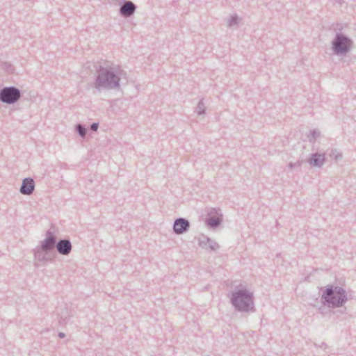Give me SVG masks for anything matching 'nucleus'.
<instances>
[{"instance_id":"nucleus-1","label":"nucleus","mask_w":356,"mask_h":356,"mask_svg":"<svg viewBox=\"0 0 356 356\" xmlns=\"http://www.w3.org/2000/svg\"><path fill=\"white\" fill-rule=\"evenodd\" d=\"M123 70L119 67L99 65L96 70L92 86L98 92L119 90Z\"/></svg>"},{"instance_id":"nucleus-2","label":"nucleus","mask_w":356,"mask_h":356,"mask_svg":"<svg viewBox=\"0 0 356 356\" xmlns=\"http://www.w3.org/2000/svg\"><path fill=\"white\" fill-rule=\"evenodd\" d=\"M230 302L234 309L239 312H254V297L253 292L240 285L235 288L230 296Z\"/></svg>"},{"instance_id":"nucleus-3","label":"nucleus","mask_w":356,"mask_h":356,"mask_svg":"<svg viewBox=\"0 0 356 356\" xmlns=\"http://www.w3.org/2000/svg\"><path fill=\"white\" fill-rule=\"evenodd\" d=\"M347 301L348 295L346 290L334 284H328L323 291L321 296V303L329 309L341 307Z\"/></svg>"},{"instance_id":"nucleus-4","label":"nucleus","mask_w":356,"mask_h":356,"mask_svg":"<svg viewBox=\"0 0 356 356\" xmlns=\"http://www.w3.org/2000/svg\"><path fill=\"white\" fill-rule=\"evenodd\" d=\"M56 241L44 238L40 242L34 250V258L40 262H49L53 261L55 257L54 248L56 245Z\"/></svg>"},{"instance_id":"nucleus-5","label":"nucleus","mask_w":356,"mask_h":356,"mask_svg":"<svg viewBox=\"0 0 356 356\" xmlns=\"http://www.w3.org/2000/svg\"><path fill=\"white\" fill-rule=\"evenodd\" d=\"M352 45V40L342 33H337L332 41V49L334 54L337 56L347 54Z\"/></svg>"},{"instance_id":"nucleus-6","label":"nucleus","mask_w":356,"mask_h":356,"mask_svg":"<svg viewBox=\"0 0 356 356\" xmlns=\"http://www.w3.org/2000/svg\"><path fill=\"white\" fill-rule=\"evenodd\" d=\"M22 97L21 91L15 86H5L0 89V102L7 104H14Z\"/></svg>"},{"instance_id":"nucleus-7","label":"nucleus","mask_w":356,"mask_h":356,"mask_svg":"<svg viewBox=\"0 0 356 356\" xmlns=\"http://www.w3.org/2000/svg\"><path fill=\"white\" fill-rule=\"evenodd\" d=\"M173 232L177 235H181L186 233L190 229V222L184 218H178L175 220L173 226Z\"/></svg>"},{"instance_id":"nucleus-8","label":"nucleus","mask_w":356,"mask_h":356,"mask_svg":"<svg viewBox=\"0 0 356 356\" xmlns=\"http://www.w3.org/2000/svg\"><path fill=\"white\" fill-rule=\"evenodd\" d=\"M222 221V214L218 213L216 209H212L206 218V224L212 229H216L220 225Z\"/></svg>"},{"instance_id":"nucleus-9","label":"nucleus","mask_w":356,"mask_h":356,"mask_svg":"<svg viewBox=\"0 0 356 356\" xmlns=\"http://www.w3.org/2000/svg\"><path fill=\"white\" fill-rule=\"evenodd\" d=\"M326 161L325 154L324 153L316 152L311 154L307 162L311 167L316 168H322Z\"/></svg>"},{"instance_id":"nucleus-10","label":"nucleus","mask_w":356,"mask_h":356,"mask_svg":"<svg viewBox=\"0 0 356 356\" xmlns=\"http://www.w3.org/2000/svg\"><path fill=\"white\" fill-rule=\"evenodd\" d=\"M56 248L60 254L67 256L72 252V245L70 239L61 238L56 241Z\"/></svg>"},{"instance_id":"nucleus-11","label":"nucleus","mask_w":356,"mask_h":356,"mask_svg":"<svg viewBox=\"0 0 356 356\" xmlns=\"http://www.w3.org/2000/svg\"><path fill=\"white\" fill-rule=\"evenodd\" d=\"M35 190V181L31 177H26L22 180L19 192L24 195H32Z\"/></svg>"},{"instance_id":"nucleus-12","label":"nucleus","mask_w":356,"mask_h":356,"mask_svg":"<svg viewBox=\"0 0 356 356\" xmlns=\"http://www.w3.org/2000/svg\"><path fill=\"white\" fill-rule=\"evenodd\" d=\"M199 245L204 249H209L213 251L217 250L220 248L217 242L204 234L199 238Z\"/></svg>"},{"instance_id":"nucleus-13","label":"nucleus","mask_w":356,"mask_h":356,"mask_svg":"<svg viewBox=\"0 0 356 356\" xmlns=\"http://www.w3.org/2000/svg\"><path fill=\"white\" fill-rule=\"evenodd\" d=\"M123 1L124 3L120 6L119 13L124 17H129L135 13L137 7L131 1Z\"/></svg>"},{"instance_id":"nucleus-14","label":"nucleus","mask_w":356,"mask_h":356,"mask_svg":"<svg viewBox=\"0 0 356 356\" xmlns=\"http://www.w3.org/2000/svg\"><path fill=\"white\" fill-rule=\"evenodd\" d=\"M75 131L82 138H86L88 129L86 126L81 123H78L75 125Z\"/></svg>"},{"instance_id":"nucleus-15","label":"nucleus","mask_w":356,"mask_h":356,"mask_svg":"<svg viewBox=\"0 0 356 356\" xmlns=\"http://www.w3.org/2000/svg\"><path fill=\"white\" fill-rule=\"evenodd\" d=\"M195 112L199 115H204L206 113V106L204 105L203 99H200L198 102L195 108Z\"/></svg>"},{"instance_id":"nucleus-16","label":"nucleus","mask_w":356,"mask_h":356,"mask_svg":"<svg viewBox=\"0 0 356 356\" xmlns=\"http://www.w3.org/2000/svg\"><path fill=\"white\" fill-rule=\"evenodd\" d=\"M329 156L333 158L336 161L341 160L343 157L341 152L337 149H332L329 153Z\"/></svg>"},{"instance_id":"nucleus-17","label":"nucleus","mask_w":356,"mask_h":356,"mask_svg":"<svg viewBox=\"0 0 356 356\" xmlns=\"http://www.w3.org/2000/svg\"><path fill=\"white\" fill-rule=\"evenodd\" d=\"M238 24V17L237 15H234L231 16V17L227 21V26L229 27H232L233 26L237 25Z\"/></svg>"},{"instance_id":"nucleus-18","label":"nucleus","mask_w":356,"mask_h":356,"mask_svg":"<svg viewBox=\"0 0 356 356\" xmlns=\"http://www.w3.org/2000/svg\"><path fill=\"white\" fill-rule=\"evenodd\" d=\"M45 238L57 241V238H56V235L51 230L47 231V232L45 234Z\"/></svg>"},{"instance_id":"nucleus-19","label":"nucleus","mask_w":356,"mask_h":356,"mask_svg":"<svg viewBox=\"0 0 356 356\" xmlns=\"http://www.w3.org/2000/svg\"><path fill=\"white\" fill-rule=\"evenodd\" d=\"M303 161H298L296 163H292V162H290L289 164H288V167L289 168H290L291 170H292L293 168H299L301 166L302 163Z\"/></svg>"},{"instance_id":"nucleus-20","label":"nucleus","mask_w":356,"mask_h":356,"mask_svg":"<svg viewBox=\"0 0 356 356\" xmlns=\"http://www.w3.org/2000/svg\"><path fill=\"white\" fill-rule=\"evenodd\" d=\"M320 136V132L316 130H312L310 131L309 136H308L309 138V141L312 140V139H316L317 137Z\"/></svg>"},{"instance_id":"nucleus-21","label":"nucleus","mask_w":356,"mask_h":356,"mask_svg":"<svg viewBox=\"0 0 356 356\" xmlns=\"http://www.w3.org/2000/svg\"><path fill=\"white\" fill-rule=\"evenodd\" d=\"M3 65L4 68L6 69V70L8 72L13 73V72L14 70V68H13V65L10 63L5 62V63H3Z\"/></svg>"},{"instance_id":"nucleus-22","label":"nucleus","mask_w":356,"mask_h":356,"mask_svg":"<svg viewBox=\"0 0 356 356\" xmlns=\"http://www.w3.org/2000/svg\"><path fill=\"white\" fill-rule=\"evenodd\" d=\"M99 128V122H93L90 125V129L93 131H97Z\"/></svg>"},{"instance_id":"nucleus-23","label":"nucleus","mask_w":356,"mask_h":356,"mask_svg":"<svg viewBox=\"0 0 356 356\" xmlns=\"http://www.w3.org/2000/svg\"><path fill=\"white\" fill-rule=\"evenodd\" d=\"M68 317H69V316H63V315H62V316H60V320H59L60 323V324H66V323H67V321H68Z\"/></svg>"},{"instance_id":"nucleus-24","label":"nucleus","mask_w":356,"mask_h":356,"mask_svg":"<svg viewBox=\"0 0 356 356\" xmlns=\"http://www.w3.org/2000/svg\"><path fill=\"white\" fill-rule=\"evenodd\" d=\"M325 307L326 306H323V305L322 304V306H321L319 308H318V312L321 314H325Z\"/></svg>"},{"instance_id":"nucleus-25","label":"nucleus","mask_w":356,"mask_h":356,"mask_svg":"<svg viewBox=\"0 0 356 356\" xmlns=\"http://www.w3.org/2000/svg\"><path fill=\"white\" fill-rule=\"evenodd\" d=\"M315 346L320 347V348H324V349H326L327 347V344L324 342H323L321 346H318L316 343H315Z\"/></svg>"},{"instance_id":"nucleus-26","label":"nucleus","mask_w":356,"mask_h":356,"mask_svg":"<svg viewBox=\"0 0 356 356\" xmlns=\"http://www.w3.org/2000/svg\"><path fill=\"white\" fill-rule=\"evenodd\" d=\"M58 337L60 338V339H63L65 337V334L63 333V332H59L58 333Z\"/></svg>"}]
</instances>
